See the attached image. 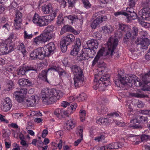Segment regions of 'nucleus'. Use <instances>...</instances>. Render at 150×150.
Listing matches in <instances>:
<instances>
[{
	"instance_id": "393cba45",
	"label": "nucleus",
	"mask_w": 150,
	"mask_h": 150,
	"mask_svg": "<svg viewBox=\"0 0 150 150\" xmlns=\"http://www.w3.org/2000/svg\"><path fill=\"white\" fill-rule=\"evenodd\" d=\"M84 50H85L84 48L82 49L81 50V54H79L78 56L77 59L78 61H81L83 60H87L88 59L87 54L84 52Z\"/></svg>"
},
{
	"instance_id": "de8ad7c7",
	"label": "nucleus",
	"mask_w": 150,
	"mask_h": 150,
	"mask_svg": "<svg viewBox=\"0 0 150 150\" xmlns=\"http://www.w3.org/2000/svg\"><path fill=\"white\" fill-rule=\"evenodd\" d=\"M138 136L134 134H130L127 136V139L132 142H135Z\"/></svg>"
},
{
	"instance_id": "aec40b11",
	"label": "nucleus",
	"mask_w": 150,
	"mask_h": 150,
	"mask_svg": "<svg viewBox=\"0 0 150 150\" xmlns=\"http://www.w3.org/2000/svg\"><path fill=\"white\" fill-rule=\"evenodd\" d=\"M88 48L93 49H97L98 47V42L97 40L94 39H91L88 40L86 43Z\"/></svg>"
},
{
	"instance_id": "f704fd0d",
	"label": "nucleus",
	"mask_w": 150,
	"mask_h": 150,
	"mask_svg": "<svg viewBox=\"0 0 150 150\" xmlns=\"http://www.w3.org/2000/svg\"><path fill=\"white\" fill-rule=\"evenodd\" d=\"M109 121L108 119L107 118L100 117L97 120L96 122L100 125H107Z\"/></svg>"
},
{
	"instance_id": "f03ea898",
	"label": "nucleus",
	"mask_w": 150,
	"mask_h": 150,
	"mask_svg": "<svg viewBox=\"0 0 150 150\" xmlns=\"http://www.w3.org/2000/svg\"><path fill=\"white\" fill-rule=\"evenodd\" d=\"M142 5L143 8L139 11L138 20L139 24L146 28L150 27V23L144 21L150 19V0H142Z\"/></svg>"
},
{
	"instance_id": "0eeeda50",
	"label": "nucleus",
	"mask_w": 150,
	"mask_h": 150,
	"mask_svg": "<svg viewBox=\"0 0 150 150\" xmlns=\"http://www.w3.org/2000/svg\"><path fill=\"white\" fill-rule=\"evenodd\" d=\"M83 72L81 68L76 66H74L73 73L74 76V85L77 88L83 85L84 81Z\"/></svg>"
},
{
	"instance_id": "a211bd4d",
	"label": "nucleus",
	"mask_w": 150,
	"mask_h": 150,
	"mask_svg": "<svg viewBox=\"0 0 150 150\" xmlns=\"http://www.w3.org/2000/svg\"><path fill=\"white\" fill-rule=\"evenodd\" d=\"M81 45L80 39L77 38L76 39V44L74 46L73 49L71 50L70 53L73 56L76 55L80 50Z\"/></svg>"
},
{
	"instance_id": "ddd939ff",
	"label": "nucleus",
	"mask_w": 150,
	"mask_h": 150,
	"mask_svg": "<svg viewBox=\"0 0 150 150\" xmlns=\"http://www.w3.org/2000/svg\"><path fill=\"white\" fill-rule=\"evenodd\" d=\"M43 50L45 57H48L51 54H52L56 49L55 45L53 42H50L43 48Z\"/></svg>"
},
{
	"instance_id": "f8f14e48",
	"label": "nucleus",
	"mask_w": 150,
	"mask_h": 150,
	"mask_svg": "<svg viewBox=\"0 0 150 150\" xmlns=\"http://www.w3.org/2000/svg\"><path fill=\"white\" fill-rule=\"evenodd\" d=\"M28 91L26 88H22L19 91L14 92L13 93V97L19 102H23L24 99Z\"/></svg>"
},
{
	"instance_id": "cd10ccee",
	"label": "nucleus",
	"mask_w": 150,
	"mask_h": 150,
	"mask_svg": "<svg viewBox=\"0 0 150 150\" xmlns=\"http://www.w3.org/2000/svg\"><path fill=\"white\" fill-rule=\"evenodd\" d=\"M85 50L84 51L87 54L88 58H93L96 54L95 50L88 48H84Z\"/></svg>"
},
{
	"instance_id": "864d4df0",
	"label": "nucleus",
	"mask_w": 150,
	"mask_h": 150,
	"mask_svg": "<svg viewBox=\"0 0 150 150\" xmlns=\"http://www.w3.org/2000/svg\"><path fill=\"white\" fill-rule=\"evenodd\" d=\"M114 14L115 16H117L121 15H123L125 16H127L128 15V13L126 12L121 11L115 12Z\"/></svg>"
},
{
	"instance_id": "39448f33",
	"label": "nucleus",
	"mask_w": 150,
	"mask_h": 150,
	"mask_svg": "<svg viewBox=\"0 0 150 150\" xmlns=\"http://www.w3.org/2000/svg\"><path fill=\"white\" fill-rule=\"evenodd\" d=\"M118 43V40L117 39L112 38L110 37L107 43L108 50H107L106 48L102 47L98 52L97 54L100 57L107 56L110 54L112 56Z\"/></svg>"
},
{
	"instance_id": "c85d7f7f",
	"label": "nucleus",
	"mask_w": 150,
	"mask_h": 150,
	"mask_svg": "<svg viewBox=\"0 0 150 150\" xmlns=\"http://www.w3.org/2000/svg\"><path fill=\"white\" fill-rule=\"evenodd\" d=\"M49 71L48 70V69L47 70H43L41 73L39 74L38 78L45 81L48 82L47 79V74L48 71Z\"/></svg>"
},
{
	"instance_id": "20e7f679",
	"label": "nucleus",
	"mask_w": 150,
	"mask_h": 150,
	"mask_svg": "<svg viewBox=\"0 0 150 150\" xmlns=\"http://www.w3.org/2000/svg\"><path fill=\"white\" fill-rule=\"evenodd\" d=\"M54 26L53 25H48L44 30L43 32L40 35L33 38L34 43L37 45L44 43L51 39L53 37V32Z\"/></svg>"
},
{
	"instance_id": "79ce46f5",
	"label": "nucleus",
	"mask_w": 150,
	"mask_h": 150,
	"mask_svg": "<svg viewBox=\"0 0 150 150\" xmlns=\"http://www.w3.org/2000/svg\"><path fill=\"white\" fill-rule=\"evenodd\" d=\"M103 32L106 34H108L111 32L113 30V28L110 25L104 26L102 28Z\"/></svg>"
},
{
	"instance_id": "6e6d98bb",
	"label": "nucleus",
	"mask_w": 150,
	"mask_h": 150,
	"mask_svg": "<svg viewBox=\"0 0 150 150\" xmlns=\"http://www.w3.org/2000/svg\"><path fill=\"white\" fill-rule=\"evenodd\" d=\"M115 147L113 146V144H110L106 146H104L101 148V149H102L104 148V150H105L107 149H115Z\"/></svg>"
},
{
	"instance_id": "7ed1b4c3",
	"label": "nucleus",
	"mask_w": 150,
	"mask_h": 150,
	"mask_svg": "<svg viewBox=\"0 0 150 150\" xmlns=\"http://www.w3.org/2000/svg\"><path fill=\"white\" fill-rule=\"evenodd\" d=\"M57 13L55 11L50 15L40 16L38 14L35 13L33 17L32 21L37 26L44 27L47 25L54 19Z\"/></svg>"
},
{
	"instance_id": "09e8293b",
	"label": "nucleus",
	"mask_w": 150,
	"mask_h": 150,
	"mask_svg": "<svg viewBox=\"0 0 150 150\" xmlns=\"http://www.w3.org/2000/svg\"><path fill=\"white\" fill-rule=\"evenodd\" d=\"M12 106L9 105L4 104L1 107L2 110L4 112H6L9 110Z\"/></svg>"
},
{
	"instance_id": "37998d69",
	"label": "nucleus",
	"mask_w": 150,
	"mask_h": 150,
	"mask_svg": "<svg viewBox=\"0 0 150 150\" xmlns=\"http://www.w3.org/2000/svg\"><path fill=\"white\" fill-rule=\"evenodd\" d=\"M69 45L64 41L62 40L60 43V47L61 50L63 52H64L66 51L67 46Z\"/></svg>"
},
{
	"instance_id": "f257e3e1",
	"label": "nucleus",
	"mask_w": 150,
	"mask_h": 150,
	"mask_svg": "<svg viewBox=\"0 0 150 150\" xmlns=\"http://www.w3.org/2000/svg\"><path fill=\"white\" fill-rule=\"evenodd\" d=\"M64 94V93L59 90L45 88L42 90L40 96L43 103L49 104L55 102L62 98Z\"/></svg>"
},
{
	"instance_id": "69168bd1",
	"label": "nucleus",
	"mask_w": 150,
	"mask_h": 150,
	"mask_svg": "<svg viewBox=\"0 0 150 150\" xmlns=\"http://www.w3.org/2000/svg\"><path fill=\"white\" fill-rule=\"evenodd\" d=\"M132 32V37L134 38L138 34V29H137L135 27H134L133 28V30Z\"/></svg>"
},
{
	"instance_id": "b1692460",
	"label": "nucleus",
	"mask_w": 150,
	"mask_h": 150,
	"mask_svg": "<svg viewBox=\"0 0 150 150\" xmlns=\"http://www.w3.org/2000/svg\"><path fill=\"white\" fill-rule=\"evenodd\" d=\"M139 121L138 117L130 121L131 124H130L129 125V127L130 128H132L134 129L141 128L142 127L140 125L135 124L137 123H139Z\"/></svg>"
},
{
	"instance_id": "49530a36",
	"label": "nucleus",
	"mask_w": 150,
	"mask_h": 150,
	"mask_svg": "<svg viewBox=\"0 0 150 150\" xmlns=\"http://www.w3.org/2000/svg\"><path fill=\"white\" fill-rule=\"evenodd\" d=\"M80 118L81 121H83L85 120L86 115V111L83 110H81L79 112Z\"/></svg>"
},
{
	"instance_id": "2eb2a0df",
	"label": "nucleus",
	"mask_w": 150,
	"mask_h": 150,
	"mask_svg": "<svg viewBox=\"0 0 150 150\" xmlns=\"http://www.w3.org/2000/svg\"><path fill=\"white\" fill-rule=\"evenodd\" d=\"M136 43L137 45H140L141 48L146 50L150 44V41L147 38L144 39L137 38L136 41Z\"/></svg>"
},
{
	"instance_id": "680f3d73",
	"label": "nucleus",
	"mask_w": 150,
	"mask_h": 150,
	"mask_svg": "<svg viewBox=\"0 0 150 150\" xmlns=\"http://www.w3.org/2000/svg\"><path fill=\"white\" fill-rule=\"evenodd\" d=\"M37 143L38 144H39L40 145H43V143L41 141H37L36 139H34L33 140L32 144L34 145L35 146H36Z\"/></svg>"
},
{
	"instance_id": "4c0bfd02",
	"label": "nucleus",
	"mask_w": 150,
	"mask_h": 150,
	"mask_svg": "<svg viewBox=\"0 0 150 150\" xmlns=\"http://www.w3.org/2000/svg\"><path fill=\"white\" fill-rule=\"evenodd\" d=\"M14 86L13 81L11 80H9L6 85L5 90L7 91H9L12 89Z\"/></svg>"
},
{
	"instance_id": "0e129e2a",
	"label": "nucleus",
	"mask_w": 150,
	"mask_h": 150,
	"mask_svg": "<svg viewBox=\"0 0 150 150\" xmlns=\"http://www.w3.org/2000/svg\"><path fill=\"white\" fill-rule=\"evenodd\" d=\"M3 104L9 105L12 106L11 101L10 98L8 97H6L4 99Z\"/></svg>"
},
{
	"instance_id": "603ef678",
	"label": "nucleus",
	"mask_w": 150,
	"mask_h": 150,
	"mask_svg": "<svg viewBox=\"0 0 150 150\" xmlns=\"http://www.w3.org/2000/svg\"><path fill=\"white\" fill-rule=\"evenodd\" d=\"M31 127V126H30L29 125H28L26 127V129L28 130L27 132L31 136H33L35 135V132L31 130H30Z\"/></svg>"
},
{
	"instance_id": "6ab92c4d",
	"label": "nucleus",
	"mask_w": 150,
	"mask_h": 150,
	"mask_svg": "<svg viewBox=\"0 0 150 150\" xmlns=\"http://www.w3.org/2000/svg\"><path fill=\"white\" fill-rule=\"evenodd\" d=\"M83 128L82 127H79L76 130V133L78 136L80 137V138L75 141L74 143L75 146H77L83 139Z\"/></svg>"
},
{
	"instance_id": "7c9ffc66",
	"label": "nucleus",
	"mask_w": 150,
	"mask_h": 150,
	"mask_svg": "<svg viewBox=\"0 0 150 150\" xmlns=\"http://www.w3.org/2000/svg\"><path fill=\"white\" fill-rule=\"evenodd\" d=\"M126 31V33L124 36L123 39L124 42H127L130 38H132V39H133L134 38L132 37L131 30L130 28Z\"/></svg>"
},
{
	"instance_id": "bf43d9fd",
	"label": "nucleus",
	"mask_w": 150,
	"mask_h": 150,
	"mask_svg": "<svg viewBox=\"0 0 150 150\" xmlns=\"http://www.w3.org/2000/svg\"><path fill=\"white\" fill-rule=\"evenodd\" d=\"M105 139V137L104 135H101L99 136H98L95 138L94 140L96 141L100 142L103 140Z\"/></svg>"
},
{
	"instance_id": "a18cd8bd",
	"label": "nucleus",
	"mask_w": 150,
	"mask_h": 150,
	"mask_svg": "<svg viewBox=\"0 0 150 150\" xmlns=\"http://www.w3.org/2000/svg\"><path fill=\"white\" fill-rule=\"evenodd\" d=\"M18 50L20 51L23 54H24L26 53V51L25 48L23 43H20L18 45Z\"/></svg>"
},
{
	"instance_id": "c756f323",
	"label": "nucleus",
	"mask_w": 150,
	"mask_h": 150,
	"mask_svg": "<svg viewBox=\"0 0 150 150\" xmlns=\"http://www.w3.org/2000/svg\"><path fill=\"white\" fill-rule=\"evenodd\" d=\"M26 103L28 107L33 106L37 103L35 96H32L29 100H26Z\"/></svg>"
},
{
	"instance_id": "13d9d810",
	"label": "nucleus",
	"mask_w": 150,
	"mask_h": 150,
	"mask_svg": "<svg viewBox=\"0 0 150 150\" xmlns=\"http://www.w3.org/2000/svg\"><path fill=\"white\" fill-rule=\"evenodd\" d=\"M93 36L96 39L100 40L102 38V35L100 33L97 32L93 33Z\"/></svg>"
},
{
	"instance_id": "58836bf2",
	"label": "nucleus",
	"mask_w": 150,
	"mask_h": 150,
	"mask_svg": "<svg viewBox=\"0 0 150 150\" xmlns=\"http://www.w3.org/2000/svg\"><path fill=\"white\" fill-rule=\"evenodd\" d=\"M62 108L56 109L54 112V115L58 118H61L62 117Z\"/></svg>"
},
{
	"instance_id": "e433bc0d",
	"label": "nucleus",
	"mask_w": 150,
	"mask_h": 150,
	"mask_svg": "<svg viewBox=\"0 0 150 150\" xmlns=\"http://www.w3.org/2000/svg\"><path fill=\"white\" fill-rule=\"evenodd\" d=\"M118 26V30L122 31H126L130 28L129 25L123 23L119 24Z\"/></svg>"
},
{
	"instance_id": "9d476101",
	"label": "nucleus",
	"mask_w": 150,
	"mask_h": 150,
	"mask_svg": "<svg viewBox=\"0 0 150 150\" xmlns=\"http://www.w3.org/2000/svg\"><path fill=\"white\" fill-rule=\"evenodd\" d=\"M98 76L95 75L94 79V86L93 88L96 90L98 88L101 87L106 86L109 84V82L108 80L109 79L110 75L109 74H106L104 76H103L101 78L98 80L97 78Z\"/></svg>"
},
{
	"instance_id": "2f4dec72",
	"label": "nucleus",
	"mask_w": 150,
	"mask_h": 150,
	"mask_svg": "<svg viewBox=\"0 0 150 150\" xmlns=\"http://www.w3.org/2000/svg\"><path fill=\"white\" fill-rule=\"evenodd\" d=\"M125 79L124 77L120 76L119 79H118L115 82V85L117 87H120V86L124 85L126 84L125 81Z\"/></svg>"
},
{
	"instance_id": "3c124183",
	"label": "nucleus",
	"mask_w": 150,
	"mask_h": 150,
	"mask_svg": "<svg viewBox=\"0 0 150 150\" xmlns=\"http://www.w3.org/2000/svg\"><path fill=\"white\" fill-rule=\"evenodd\" d=\"M33 36V34L31 33V34H28L27 33L26 31H24V32L23 37L24 39H31Z\"/></svg>"
},
{
	"instance_id": "6e6552de",
	"label": "nucleus",
	"mask_w": 150,
	"mask_h": 150,
	"mask_svg": "<svg viewBox=\"0 0 150 150\" xmlns=\"http://www.w3.org/2000/svg\"><path fill=\"white\" fill-rule=\"evenodd\" d=\"M105 13L104 10H101L96 12L93 14L92 17L93 19H95L98 16V17L94 19L92 23L91 26L92 29H95L97 26L107 19L106 16L101 15Z\"/></svg>"
},
{
	"instance_id": "ea45409f",
	"label": "nucleus",
	"mask_w": 150,
	"mask_h": 150,
	"mask_svg": "<svg viewBox=\"0 0 150 150\" xmlns=\"http://www.w3.org/2000/svg\"><path fill=\"white\" fill-rule=\"evenodd\" d=\"M97 110L99 115L104 114L107 112V108L105 106H101V108L98 107L97 108Z\"/></svg>"
},
{
	"instance_id": "c03bdc74",
	"label": "nucleus",
	"mask_w": 150,
	"mask_h": 150,
	"mask_svg": "<svg viewBox=\"0 0 150 150\" xmlns=\"http://www.w3.org/2000/svg\"><path fill=\"white\" fill-rule=\"evenodd\" d=\"M138 117L139 123H146L148 122V118L147 117L143 116H139Z\"/></svg>"
},
{
	"instance_id": "a878e982",
	"label": "nucleus",
	"mask_w": 150,
	"mask_h": 150,
	"mask_svg": "<svg viewBox=\"0 0 150 150\" xmlns=\"http://www.w3.org/2000/svg\"><path fill=\"white\" fill-rule=\"evenodd\" d=\"M131 96L132 97H134L138 98H147L148 96L147 95L144 94L141 91H138L136 93H133L131 94Z\"/></svg>"
},
{
	"instance_id": "4468645a",
	"label": "nucleus",
	"mask_w": 150,
	"mask_h": 150,
	"mask_svg": "<svg viewBox=\"0 0 150 150\" xmlns=\"http://www.w3.org/2000/svg\"><path fill=\"white\" fill-rule=\"evenodd\" d=\"M43 49L42 48L40 47L35 49L30 54V56L33 59L38 58L42 59L44 58L45 56L43 54Z\"/></svg>"
},
{
	"instance_id": "412c9836",
	"label": "nucleus",
	"mask_w": 150,
	"mask_h": 150,
	"mask_svg": "<svg viewBox=\"0 0 150 150\" xmlns=\"http://www.w3.org/2000/svg\"><path fill=\"white\" fill-rule=\"evenodd\" d=\"M41 10L42 13L45 14L51 13L53 10L51 4H49L44 5L42 7Z\"/></svg>"
},
{
	"instance_id": "473e14b6",
	"label": "nucleus",
	"mask_w": 150,
	"mask_h": 150,
	"mask_svg": "<svg viewBox=\"0 0 150 150\" xmlns=\"http://www.w3.org/2000/svg\"><path fill=\"white\" fill-rule=\"evenodd\" d=\"M77 106V104L76 103H73L71 105L69 106L67 108V112L70 115L73 113L76 110Z\"/></svg>"
},
{
	"instance_id": "423d86ee",
	"label": "nucleus",
	"mask_w": 150,
	"mask_h": 150,
	"mask_svg": "<svg viewBox=\"0 0 150 150\" xmlns=\"http://www.w3.org/2000/svg\"><path fill=\"white\" fill-rule=\"evenodd\" d=\"M13 35L11 34L9 37L1 43H0V49L6 54L14 50V46L12 43Z\"/></svg>"
},
{
	"instance_id": "5fc2aeb1",
	"label": "nucleus",
	"mask_w": 150,
	"mask_h": 150,
	"mask_svg": "<svg viewBox=\"0 0 150 150\" xmlns=\"http://www.w3.org/2000/svg\"><path fill=\"white\" fill-rule=\"evenodd\" d=\"M121 114L119 112H111L109 114H108V116H110L112 117H118L121 116Z\"/></svg>"
},
{
	"instance_id": "1a4fd4ad",
	"label": "nucleus",
	"mask_w": 150,
	"mask_h": 150,
	"mask_svg": "<svg viewBox=\"0 0 150 150\" xmlns=\"http://www.w3.org/2000/svg\"><path fill=\"white\" fill-rule=\"evenodd\" d=\"M105 13L104 10H101L96 12L93 14L92 17L93 19H95L98 16V17L94 19L92 23L91 26L92 29H95L97 26L107 19L106 16L101 15Z\"/></svg>"
},
{
	"instance_id": "dca6fc26",
	"label": "nucleus",
	"mask_w": 150,
	"mask_h": 150,
	"mask_svg": "<svg viewBox=\"0 0 150 150\" xmlns=\"http://www.w3.org/2000/svg\"><path fill=\"white\" fill-rule=\"evenodd\" d=\"M126 11L127 12L129 13L127 16V22L133 20H134L137 18L138 17L137 13L134 11L133 7H128L126 8Z\"/></svg>"
},
{
	"instance_id": "c9c22d12",
	"label": "nucleus",
	"mask_w": 150,
	"mask_h": 150,
	"mask_svg": "<svg viewBox=\"0 0 150 150\" xmlns=\"http://www.w3.org/2000/svg\"><path fill=\"white\" fill-rule=\"evenodd\" d=\"M72 27L71 26L69 25H65L62 28L61 33L63 34L67 32H71V31H72Z\"/></svg>"
},
{
	"instance_id": "e2e57ef3",
	"label": "nucleus",
	"mask_w": 150,
	"mask_h": 150,
	"mask_svg": "<svg viewBox=\"0 0 150 150\" xmlns=\"http://www.w3.org/2000/svg\"><path fill=\"white\" fill-rule=\"evenodd\" d=\"M87 98L86 94L84 93H82L80 94V96L79 97V100L82 101L85 100Z\"/></svg>"
},
{
	"instance_id": "4be33fe9",
	"label": "nucleus",
	"mask_w": 150,
	"mask_h": 150,
	"mask_svg": "<svg viewBox=\"0 0 150 150\" xmlns=\"http://www.w3.org/2000/svg\"><path fill=\"white\" fill-rule=\"evenodd\" d=\"M75 40V37L74 35L72 34H69L64 37L62 40L64 41L67 44L69 45Z\"/></svg>"
},
{
	"instance_id": "9b49d317",
	"label": "nucleus",
	"mask_w": 150,
	"mask_h": 150,
	"mask_svg": "<svg viewBox=\"0 0 150 150\" xmlns=\"http://www.w3.org/2000/svg\"><path fill=\"white\" fill-rule=\"evenodd\" d=\"M48 70H51L57 72L60 78L67 77L68 76V72L64 70L60 67L56 62H54L52 67L48 69Z\"/></svg>"
},
{
	"instance_id": "4d7b16f0",
	"label": "nucleus",
	"mask_w": 150,
	"mask_h": 150,
	"mask_svg": "<svg viewBox=\"0 0 150 150\" xmlns=\"http://www.w3.org/2000/svg\"><path fill=\"white\" fill-rule=\"evenodd\" d=\"M82 1L84 6L86 8H88L91 7V5L87 0H82Z\"/></svg>"
},
{
	"instance_id": "bb28decb",
	"label": "nucleus",
	"mask_w": 150,
	"mask_h": 150,
	"mask_svg": "<svg viewBox=\"0 0 150 150\" xmlns=\"http://www.w3.org/2000/svg\"><path fill=\"white\" fill-rule=\"evenodd\" d=\"M75 122L73 120L70 119L67 121L65 123V127L68 130H70L75 127Z\"/></svg>"
},
{
	"instance_id": "338daca9",
	"label": "nucleus",
	"mask_w": 150,
	"mask_h": 150,
	"mask_svg": "<svg viewBox=\"0 0 150 150\" xmlns=\"http://www.w3.org/2000/svg\"><path fill=\"white\" fill-rule=\"evenodd\" d=\"M12 116L15 119H17L23 117V115L22 113H16L13 114L12 115Z\"/></svg>"
},
{
	"instance_id": "8fccbe9b",
	"label": "nucleus",
	"mask_w": 150,
	"mask_h": 150,
	"mask_svg": "<svg viewBox=\"0 0 150 150\" xmlns=\"http://www.w3.org/2000/svg\"><path fill=\"white\" fill-rule=\"evenodd\" d=\"M76 18V16L75 15H70L67 16H64V19H65V20H67V19L71 21L72 23L74 21Z\"/></svg>"
},
{
	"instance_id": "5701e85b",
	"label": "nucleus",
	"mask_w": 150,
	"mask_h": 150,
	"mask_svg": "<svg viewBox=\"0 0 150 150\" xmlns=\"http://www.w3.org/2000/svg\"><path fill=\"white\" fill-rule=\"evenodd\" d=\"M18 83L19 85L22 87H25L31 85L32 83L28 79H21L18 80Z\"/></svg>"
},
{
	"instance_id": "052dcab7",
	"label": "nucleus",
	"mask_w": 150,
	"mask_h": 150,
	"mask_svg": "<svg viewBox=\"0 0 150 150\" xmlns=\"http://www.w3.org/2000/svg\"><path fill=\"white\" fill-rule=\"evenodd\" d=\"M134 83L135 86H143L142 85H144L143 83H141L139 80L136 79L134 80L133 81Z\"/></svg>"
},
{
	"instance_id": "72a5a7b5",
	"label": "nucleus",
	"mask_w": 150,
	"mask_h": 150,
	"mask_svg": "<svg viewBox=\"0 0 150 150\" xmlns=\"http://www.w3.org/2000/svg\"><path fill=\"white\" fill-rule=\"evenodd\" d=\"M149 76H150V71L142 76V80L143 81V84L147 85L150 83V81L148 80V78Z\"/></svg>"
},
{
	"instance_id": "a19ab883",
	"label": "nucleus",
	"mask_w": 150,
	"mask_h": 150,
	"mask_svg": "<svg viewBox=\"0 0 150 150\" xmlns=\"http://www.w3.org/2000/svg\"><path fill=\"white\" fill-rule=\"evenodd\" d=\"M64 20H65V19H64V16L63 18L62 13H60L57 18V24L60 25L62 24H63L64 23Z\"/></svg>"
},
{
	"instance_id": "f3484780",
	"label": "nucleus",
	"mask_w": 150,
	"mask_h": 150,
	"mask_svg": "<svg viewBox=\"0 0 150 150\" xmlns=\"http://www.w3.org/2000/svg\"><path fill=\"white\" fill-rule=\"evenodd\" d=\"M34 70V68L30 66H20L18 69L17 74L19 76H21L25 74L26 71Z\"/></svg>"
},
{
	"instance_id": "774afa93",
	"label": "nucleus",
	"mask_w": 150,
	"mask_h": 150,
	"mask_svg": "<svg viewBox=\"0 0 150 150\" xmlns=\"http://www.w3.org/2000/svg\"><path fill=\"white\" fill-rule=\"evenodd\" d=\"M100 57L97 54L96 55L93 60L92 61V65L93 66H94L96 64L98 61Z\"/></svg>"
}]
</instances>
